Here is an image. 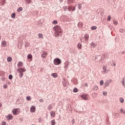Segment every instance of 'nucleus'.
Listing matches in <instances>:
<instances>
[{"label":"nucleus","mask_w":125,"mask_h":125,"mask_svg":"<svg viewBox=\"0 0 125 125\" xmlns=\"http://www.w3.org/2000/svg\"><path fill=\"white\" fill-rule=\"evenodd\" d=\"M53 30L55 31L54 36L56 38H58L60 36H62V29L60 26L56 25L53 27Z\"/></svg>","instance_id":"f257e3e1"},{"label":"nucleus","mask_w":125,"mask_h":125,"mask_svg":"<svg viewBox=\"0 0 125 125\" xmlns=\"http://www.w3.org/2000/svg\"><path fill=\"white\" fill-rule=\"evenodd\" d=\"M12 112L13 113V114L14 116H17V115H19V114H20V108H14L12 110Z\"/></svg>","instance_id":"f03ea898"},{"label":"nucleus","mask_w":125,"mask_h":125,"mask_svg":"<svg viewBox=\"0 0 125 125\" xmlns=\"http://www.w3.org/2000/svg\"><path fill=\"white\" fill-rule=\"evenodd\" d=\"M54 64L55 65H60L61 64V60L57 58L54 60Z\"/></svg>","instance_id":"7ed1b4c3"},{"label":"nucleus","mask_w":125,"mask_h":125,"mask_svg":"<svg viewBox=\"0 0 125 125\" xmlns=\"http://www.w3.org/2000/svg\"><path fill=\"white\" fill-rule=\"evenodd\" d=\"M89 38V36L88 34H86L84 35V37L81 38V40L83 41V42H85L86 41H88Z\"/></svg>","instance_id":"20e7f679"},{"label":"nucleus","mask_w":125,"mask_h":125,"mask_svg":"<svg viewBox=\"0 0 125 125\" xmlns=\"http://www.w3.org/2000/svg\"><path fill=\"white\" fill-rule=\"evenodd\" d=\"M17 72L20 73H24V72H26V69L25 68H19L17 69Z\"/></svg>","instance_id":"39448f33"},{"label":"nucleus","mask_w":125,"mask_h":125,"mask_svg":"<svg viewBox=\"0 0 125 125\" xmlns=\"http://www.w3.org/2000/svg\"><path fill=\"white\" fill-rule=\"evenodd\" d=\"M67 9H68L69 11H71V10H72V11H75L76 10V7L69 6L68 7Z\"/></svg>","instance_id":"423d86ee"},{"label":"nucleus","mask_w":125,"mask_h":125,"mask_svg":"<svg viewBox=\"0 0 125 125\" xmlns=\"http://www.w3.org/2000/svg\"><path fill=\"white\" fill-rule=\"evenodd\" d=\"M46 56H47V53H46V52H43L42 54L41 55V57L43 58V59H44L45 58H46Z\"/></svg>","instance_id":"0eeeda50"},{"label":"nucleus","mask_w":125,"mask_h":125,"mask_svg":"<svg viewBox=\"0 0 125 125\" xmlns=\"http://www.w3.org/2000/svg\"><path fill=\"white\" fill-rule=\"evenodd\" d=\"M6 119L8 120V121H10L11 120H12L13 119V116L12 114H9L7 116H6Z\"/></svg>","instance_id":"6e6552de"},{"label":"nucleus","mask_w":125,"mask_h":125,"mask_svg":"<svg viewBox=\"0 0 125 125\" xmlns=\"http://www.w3.org/2000/svg\"><path fill=\"white\" fill-rule=\"evenodd\" d=\"M63 81L62 82V84L63 86H68V82L66 81V79L64 78Z\"/></svg>","instance_id":"1a4fd4ad"},{"label":"nucleus","mask_w":125,"mask_h":125,"mask_svg":"<svg viewBox=\"0 0 125 125\" xmlns=\"http://www.w3.org/2000/svg\"><path fill=\"white\" fill-rule=\"evenodd\" d=\"M1 45L3 47H5V46H6V45H7V43L6 42V41H2L1 42Z\"/></svg>","instance_id":"9d476101"},{"label":"nucleus","mask_w":125,"mask_h":125,"mask_svg":"<svg viewBox=\"0 0 125 125\" xmlns=\"http://www.w3.org/2000/svg\"><path fill=\"white\" fill-rule=\"evenodd\" d=\"M35 111H36V106H32L30 107V112H31V113H35Z\"/></svg>","instance_id":"9b49d317"},{"label":"nucleus","mask_w":125,"mask_h":125,"mask_svg":"<svg viewBox=\"0 0 125 125\" xmlns=\"http://www.w3.org/2000/svg\"><path fill=\"white\" fill-rule=\"evenodd\" d=\"M82 98L84 99V100H87L88 99V98H87V95L84 94L81 96Z\"/></svg>","instance_id":"f8f14e48"},{"label":"nucleus","mask_w":125,"mask_h":125,"mask_svg":"<svg viewBox=\"0 0 125 125\" xmlns=\"http://www.w3.org/2000/svg\"><path fill=\"white\" fill-rule=\"evenodd\" d=\"M23 65V62H18V64L17 66L18 67V68H19V67H22Z\"/></svg>","instance_id":"ddd939ff"},{"label":"nucleus","mask_w":125,"mask_h":125,"mask_svg":"<svg viewBox=\"0 0 125 125\" xmlns=\"http://www.w3.org/2000/svg\"><path fill=\"white\" fill-rule=\"evenodd\" d=\"M50 115L52 118H54V117H55V112L51 111L50 112Z\"/></svg>","instance_id":"4468645a"},{"label":"nucleus","mask_w":125,"mask_h":125,"mask_svg":"<svg viewBox=\"0 0 125 125\" xmlns=\"http://www.w3.org/2000/svg\"><path fill=\"white\" fill-rule=\"evenodd\" d=\"M83 24L82 22H79L78 23V26L79 27V28H82L83 27Z\"/></svg>","instance_id":"2eb2a0df"},{"label":"nucleus","mask_w":125,"mask_h":125,"mask_svg":"<svg viewBox=\"0 0 125 125\" xmlns=\"http://www.w3.org/2000/svg\"><path fill=\"white\" fill-rule=\"evenodd\" d=\"M38 38L39 39H43V35L42 33H39L38 34Z\"/></svg>","instance_id":"dca6fc26"},{"label":"nucleus","mask_w":125,"mask_h":125,"mask_svg":"<svg viewBox=\"0 0 125 125\" xmlns=\"http://www.w3.org/2000/svg\"><path fill=\"white\" fill-rule=\"evenodd\" d=\"M82 45L81 43H79L77 45V47L78 49H82Z\"/></svg>","instance_id":"f3484780"},{"label":"nucleus","mask_w":125,"mask_h":125,"mask_svg":"<svg viewBox=\"0 0 125 125\" xmlns=\"http://www.w3.org/2000/svg\"><path fill=\"white\" fill-rule=\"evenodd\" d=\"M74 2V0H67V3L68 4H71V3H73Z\"/></svg>","instance_id":"a211bd4d"},{"label":"nucleus","mask_w":125,"mask_h":125,"mask_svg":"<svg viewBox=\"0 0 125 125\" xmlns=\"http://www.w3.org/2000/svg\"><path fill=\"white\" fill-rule=\"evenodd\" d=\"M8 62H11L12 61V58L11 57H9L7 58Z\"/></svg>","instance_id":"6ab92c4d"},{"label":"nucleus","mask_w":125,"mask_h":125,"mask_svg":"<svg viewBox=\"0 0 125 125\" xmlns=\"http://www.w3.org/2000/svg\"><path fill=\"white\" fill-rule=\"evenodd\" d=\"M23 11V8H22L21 7H19L17 9L18 12H20V11Z\"/></svg>","instance_id":"aec40b11"},{"label":"nucleus","mask_w":125,"mask_h":125,"mask_svg":"<svg viewBox=\"0 0 125 125\" xmlns=\"http://www.w3.org/2000/svg\"><path fill=\"white\" fill-rule=\"evenodd\" d=\"M51 76H52L53 78H57V77H58L57 73H52Z\"/></svg>","instance_id":"412c9836"},{"label":"nucleus","mask_w":125,"mask_h":125,"mask_svg":"<svg viewBox=\"0 0 125 125\" xmlns=\"http://www.w3.org/2000/svg\"><path fill=\"white\" fill-rule=\"evenodd\" d=\"M103 69L104 70V73H106V72H107V66H104Z\"/></svg>","instance_id":"4be33fe9"},{"label":"nucleus","mask_w":125,"mask_h":125,"mask_svg":"<svg viewBox=\"0 0 125 125\" xmlns=\"http://www.w3.org/2000/svg\"><path fill=\"white\" fill-rule=\"evenodd\" d=\"M27 58L28 59H32L33 58V56L31 54H28Z\"/></svg>","instance_id":"5701e85b"},{"label":"nucleus","mask_w":125,"mask_h":125,"mask_svg":"<svg viewBox=\"0 0 125 125\" xmlns=\"http://www.w3.org/2000/svg\"><path fill=\"white\" fill-rule=\"evenodd\" d=\"M25 1H26L28 4H30V3L32 2V0H25Z\"/></svg>","instance_id":"b1692460"},{"label":"nucleus","mask_w":125,"mask_h":125,"mask_svg":"<svg viewBox=\"0 0 125 125\" xmlns=\"http://www.w3.org/2000/svg\"><path fill=\"white\" fill-rule=\"evenodd\" d=\"M120 101L121 103H124L125 100L123 98H120Z\"/></svg>","instance_id":"393cba45"},{"label":"nucleus","mask_w":125,"mask_h":125,"mask_svg":"<svg viewBox=\"0 0 125 125\" xmlns=\"http://www.w3.org/2000/svg\"><path fill=\"white\" fill-rule=\"evenodd\" d=\"M82 3H79L78 4V8L79 9H82Z\"/></svg>","instance_id":"a878e982"},{"label":"nucleus","mask_w":125,"mask_h":125,"mask_svg":"<svg viewBox=\"0 0 125 125\" xmlns=\"http://www.w3.org/2000/svg\"><path fill=\"white\" fill-rule=\"evenodd\" d=\"M113 24H114V25H118V21H117L116 20H114Z\"/></svg>","instance_id":"bb28decb"},{"label":"nucleus","mask_w":125,"mask_h":125,"mask_svg":"<svg viewBox=\"0 0 125 125\" xmlns=\"http://www.w3.org/2000/svg\"><path fill=\"white\" fill-rule=\"evenodd\" d=\"M31 97L30 96H27L26 97V100H27V101H30L31 100Z\"/></svg>","instance_id":"cd10ccee"},{"label":"nucleus","mask_w":125,"mask_h":125,"mask_svg":"<svg viewBox=\"0 0 125 125\" xmlns=\"http://www.w3.org/2000/svg\"><path fill=\"white\" fill-rule=\"evenodd\" d=\"M51 109H52V105L51 104H50L48 106V110H51Z\"/></svg>","instance_id":"c85d7f7f"},{"label":"nucleus","mask_w":125,"mask_h":125,"mask_svg":"<svg viewBox=\"0 0 125 125\" xmlns=\"http://www.w3.org/2000/svg\"><path fill=\"white\" fill-rule=\"evenodd\" d=\"M91 46L93 47V48H94V47H96V44H94L93 43H91Z\"/></svg>","instance_id":"c756f323"},{"label":"nucleus","mask_w":125,"mask_h":125,"mask_svg":"<svg viewBox=\"0 0 125 125\" xmlns=\"http://www.w3.org/2000/svg\"><path fill=\"white\" fill-rule=\"evenodd\" d=\"M68 66H69V63L65 62L64 65V68H68Z\"/></svg>","instance_id":"7c9ffc66"},{"label":"nucleus","mask_w":125,"mask_h":125,"mask_svg":"<svg viewBox=\"0 0 125 125\" xmlns=\"http://www.w3.org/2000/svg\"><path fill=\"white\" fill-rule=\"evenodd\" d=\"M51 124L52 125H55V120H52L51 121Z\"/></svg>","instance_id":"2f4dec72"},{"label":"nucleus","mask_w":125,"mask_h":125,"mask_svg":"<svg viewBox=\"0 0 125 125\" xmlns=\"http://www.w3.org/2000/svg\"><path fill=\"white\" fill-rule=\"evenodd\" d=\"M91 29V30H96L97 29V27H96V26H92Z\"/></svg>","instance_id":"473e14b6"},{"label":"nucleus","mask_w":125,"mask_h":125,"mask_svg":"<svg viewBox=\"0 0 125 125\" xmlns=\"http://www.w3.org/2000/svg\"><path fill=\"white\" fill-rule=\"evenodd\" d=\"M104 83V81L103 80H102L100 82V85H103V84Z\"/></svg>","instance_id":"72a5a7b5"},{"label":"nucleus","mask_w":125,"mask_h":125,"mask_svg":"<svg viewBox=\"0 0 125 125\" xmlns=\"http://www.w3.org/2000/svg\"><path fill=\"white\" fill-rule=\"evenodd\" d=\"M57 23H58L57 21L55 20V21H53L52 24H54V25H55V24H57Z\"/></svg>","instance_id":"f704fd0d"},{"label":"nucleus","mask_w":125,"mask_h":125,"mask_svg":"<svg viewBox=\"0 0 125 125\" xmlns=\"http://www.w3.org/2000/svg\"><path fill=\"white\" fill-rule=\"evenodd\" d=\"M107 21H111V16H108L107 19Z\"/></svg>","instance_id":"c9c22d12"},{"label":"nucleus","mask_w":125,"mask_h":125,"mask_svg":"<svg viewBox=\"0 0 125 125\" xmlns=\"http://www.w3.org/2000/svg\"><path fill=\"white\" fill-rule=\"evenodd\" d=\"M11 18H15V13H13V14L11 15Z\"/></svg>","instance_id":"e433bc0d"},{"label":"nucleus","mask_w":125,"mask_h":125,"mask_svg":"<svg viewBox=\"0 0 125 125\" xmlns=\"http://www.w3.org/2000/svg\"><path fill=\"white\" fill-rule=\"evenodd\" d=\"M12 78H13V77L12 76V75H10L9 76V80H12Z\"/></svg>","instance_id":"4c0bfd02"},{"label":"nucleus","mask_w":125,"mask_h":125,"mask_svg":"<svg viewBox=\"0 0 125 125\" xmlns=\"http://www.w3.org/2000/svg\"><path fill=\"white\" fill-rule=\"evenodd\" d=\"M73 92H78V89L75 88L73 89Z\"/></svg>","instance_id":"58836bf2"},{"label":"nucleus","mask_w":125,"mask_h":125,"mask_svg":"<svg viewBox=\"0 0 125 125\" xmlns=\"http://www.w3.org/2000/svg\"><path fill=\"white\" fill-rule=\"evenodd\" d=\"M107 93L106 92H103V95L104 96H107Z\"/></svg>","instance_id":"ea45409f"},{"label":"nucleus","mask_w":125,"mask_h":125,"mask_svg":"<svg viewBox=\"0 0 125 125\" xmlns=\"http://www.w3.org/2000/svg\"><path fill=\"white\" fill-rule=\"evenodd\" d=\"M19 77L20 78H22L23 77V73H20L19 74Z\"/></svg>","instance_id":"a19ab883"},{"label":"nucleus","mask_w":125,"mask_h":125,"mask_svg":"<svg viewBox=\"0 0 125 125\" xmlns=\"http://www.w3.org/2000/svg\"><path fill=\"white\" fill-rule=\"evenodd\" d=\"M67 6L63 7V10L64 11H66L67 10Z\"/></svg>","instance_id":"79ce46f5"},{"label":"nucleus","mask_w":125,"mask_h":125,"mask_svg":"<svg viewBox=\"0 0 125 125\" xmlns=\"http://www.w3.org/2000/svg\"><path fill=\"white\" fill-rule=\"evenodd\" d=\"M3 88H7V84H5L3 85Z\"/></svg>","instance_id":"37998d69"},{"label":"nucleus","mask_w":125,"mask_h":125,"mask_svg":"<svg viewBox=\"0 0 125 125\" xmlns=\"http://www.w3.org/2000/svg\"><path fill=\"white\" fill-rule=\"evenodd\" d=\"M1 125H6V123L5 122H2Z\"/></svg>","instance_id":"c03bdc74"},{"label":"nucleus","mask_w":125,"mask_h":125,"mask_svg":"<svg viewBox=\"0 0 125 125\" xmlns=\"http://www.w3.org/2000/svg\"><path fill=\"white\" fill-rule=\"evenodd\" d=\"M122 84H123V85H125V78L123 79V81L122 82Z\"/></svg>","instance_id":"a18cd8bd"},{"label":"nucleus","mask_w":125,"mask_h":125,"mask_svg":"<svg viewBox=\"0 0 125 125\" xmlns=\"http://www.w3.org/2000/svg\"><path fill=\"white\" fill-rule=\"evenodd\" d=\"M121 113H123L124 110L123 109H120Z\"/></svg>","instance_id":"49530a36"},{"label":"nucleus","mask_w":125,"mask_h":125,"mask_svg":"<svg viewBox=\"0 0 125 125\" xmlns=\"http://www.w3.org/2000/svg\"><path fill=\"white\" fill-rule=\"evenodd\" d=\"M43 101V100L42 99L39 100L40 102H42Z\"/></svg>","instance_id":"de8ad7c7"},{"label":"nucleus","mask_w":125,"mask_h":125,"mask_svg":"<svg viewBox=\"0 0 125 125\" xmlns=\"http://www.w3.org/2000/svg\"><path fill=\"white\" fill-rule=\"evenodd\" d=\"M39 122H42V119L41 118L39 119Z\"/></svg>","instance_id":"09e8293b"},{"label":"nucleus","mask_w":125,"mask_h":125,"mask_svg":"<svg viewBox=\"0 0 125 125\" xmlns=\"http://www.w3.org/2000/svg\"><path fill=\"white\" fill-rule=\"evenodd\" d=\"M84 85H85V86H87V85H88L87 83H85Z\"/></svg>","instance_id":"8fccbe9b"},{"label":"nucleus","mask_w":125,"mask_h":125,"mask_svg":"<svg viewBox=\"0 0 125 125\" xmlns=\"http://www.w3.org/2000/svg\"><path fill=\"white\" fill-rule=\"evenodd\" d=\"M123 113L125 114V110L123 111Z\"/></svg>","instance_id":"3c124183"},{"label":"nucleus","mask_w":125,"mask_h":125,"mask_svg":"<svg viewBox=\"0 0 125 125\" xmlns=\"http://www.w3.org/2000/svg\"><path fill=\"white\" fill-rule=\"evenodd\" d=\"M72 122H73V123H75V120H72Z\"/></svg>","instance_id":"603ef678"},{"label":"nucleus","mask_w":125,"mask_h":125,"mask_svg":"<svg viewBox=\"0 0 125 125\" xmlns=\"http://www.w3.org/2000/svg\"><path fill=\"white\" fill-rule=\"evenodd\" d=\"M1 39V36L0 35V41Z\"/></svg>","instance_id":"864d4df0"},{"label":"nucleus","mask_w":125,"mask_h":125,"mask_svg":"<svg viewBox=\"0 0 125 125\" xmlns=\"http://www.w3.org/2000/svg\"><path fill=\"white\" fill-rule=\"evenodd\" d=\"M60 1L62 2V1H63V0H60Z\"/></svg>","instance_id":"5fc2aeb1"},{"label":"nucleus","mask_w":125,"mask_h":125,"mask_svg":"<svg viewBox=\"0 0 125 125\" xmlns=\"http://www.w3.org/2000/svg\"><path fill=\"white\" fill-rule=\"evenodd\" d=\"M0 107H1V104L0 103Z\"/></svg>","instance_id":"6e6d98bb"},{"label":"nucleus","mask_w":125,"mask_h":125,"mask_svg":"<svg viewBox=\"0 0 125 125\" xmlns=\"http://www.w3.org/2000/svg\"><path fill=\"white\" fill-rule=\"evenodd\" d=\"M97 88H98V86H96Z\"/></svg>","instance_id":"4d7b16f0"},{"label":"nucleus","mask_w":125,"mask_h":125,"mask_svg":"<svg viewBox=\"0 0 125 125\" xmlns=\"http://www.w3.org/2000/svg\"><path fill=\"white\" fill-rule=\"evenodd\" d=\"M114 66H116V64H114Z\"/></svg>","instance_id":"13d9d810"}]
</instances>
